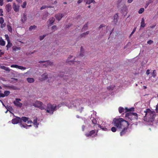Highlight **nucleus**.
Segmentation results:
<instances>
[{
	"label": "nucleus",
	"instance_id": "f257e3e1",
	"mask_svg": "<svg viewBox=\"0 0 158 158\" xmlns=\"http://www.w3.org/2000/svg\"><path fill=\"white\" fill-rule=\"evenodd\" d=\"M114 125L118 129H122L120 135L122 136L127 133L129 123L128 121L121 118H114L113 120Z\"/></svg>",
	"mask_w": 158,
	"mask_h": 158
},
{
	"label": "nucleus",
	"instance_id": "f03ea898",
	"mask_svg": "<svg viewBox=\"0 0 158 158\" xmlns=\"http://www.w3.org/2000/svg\"><path fill=\"white\" fill-rule=\"evenodd\" d=\"M142 114L144 117V121L152 122L154 121L155 115V112L149 109H147L143 111H141Z\"/></svg>",
	"mask_w": 158,
	"mask_h": 158
},
{
	"label": "nucleus",
	"instance_id": "7ed1b4c3",
	"mask_svg": "<svg viewBox=\"0 0 158 158\" xmlns=\"http://www.w3.org/2000/svg\"><path fill=\"white\" fill-rule=\"evenodd\" d=\"M125 117L128 122H130L137 120L138 119V115L136 113L129 112L126 114Z\"/></svg>",
	"mask_w": 158,
	"mask_h": 158
},
{
	"label": "nucleus",
	"instance_id": "20e7f679",
	"mask_svg": "<svg viewBox=\"0 0 158 158\" xmlns=\"http://www.w3.org/2000/svg\"><path fill=\"white\" fill-rule=\"evenodd\" d=\"M56 104L48 103L47 106L46 112L51 114H53L54 111L56 110Z\"/></svg>",
	"mask_w": 158,
	"mask_h": 158
},
{
	"label": "nucleus",
	"instance_id": "39448f33",
	"mask_svg": "<svg viewBox=\"0 0 158 158\" xmlns=\"http://www.w3.org/2000/svg\"><path fill=\"white\" fill-rule=\"evenodd\" d=\"M43 103L40 101H37L33 104V106L36 107H38L43 110L45 109V108L42 106Z\"/></svg>",
	"mask_w": 158,
	"mask_h": 158
},
{
	"label": "nucleus",
	"instance_id": "423d86ee",
	"mask_svg": "<svg viewBox=\"0 0 158 158\" xmlns=\"http://www.w3.org/2000/svg\"><path fill=\"white\" fill-rule=\"evenodd\" d=\"M20 101H21V99L16 98L15 100L14 101L13 103L16 106L21 107L22 106V103L19 102Z\"/></svg>",
	"mask_w": 158,
	"mask_h": 158
},
{
	"label": "nucleus",
	"instance_id": "0eeeda50",
	"mask_svg": "<svg viewBox=\"0 0 158 158\" xmlns=\"http://www.w3.org/2000/svg\"><path fill=\"white\" fill-rule=\"evenodd\" d=\"M21 123V119L19 117H17L13 119L12 120V123L13 124H17L19 123Z\"/></svg>",
	"mask_w": 158,
	"mask_h": 158
},
{
	"label": "nucleus",
	"instance_id": "6e6552de",
	"mask_svg": "<svg viewBox=\"0 0 158 158\" xmlns=\"http://www.w3.org/2000/svg\"><path fill=\"white\" fill-rule=\"evenodd\" d=\"M72 57H73V56H70L68 58V59L67 60V61H66V62L69 63V62H71V63H72L73 64H75V63H77L78 64H80V62L79 61H78L77 62V61H74V60H70V59ZM73 59H74V58H73Z\"/></svg>",
	"mask_w": 158,
	"mask_h": 158
},
{
	"label": "nucleus",
	"instance_id": "1a4fd4ad",
	"mask_svg": "<svg viewBox=\"0 0 158 158\" xmlns=\"http://www.w3.org/2000/svg\"><path fill=\"white\" fill-rule=\"evenodd\" d=\"M48 3L50 6H52L54 8V5L57 3V0H48Z\"/></svg>",
	"mask_w": 158,
	"mask_h": 158
},
{
	"label": "nucleus",
	"instance_id": "9d476101",
	"mask_svg": "<svg viewBox=\"0 0 158 158\" xmlns=\"http://www.w3.org/2000/svg\"><path fill=\"white\" fill-rule=\"evenodd\" d=\"M86 101V99L85 98L78 99L76 100L75 103H78V104H77V105H80L81 104H82L84 102H85Z\"/></svg>",
	"mask_w": 158,
	"mask_h": 158
},
{
	"label": "nucleus",
	"instance_id": "9b49d317",
	"mask_svg": "<svg viewBox=\"0 0 158 158\" xmlns=\"http://www.w3.org/2000/svg\"><path fill=\"white\" fill-rule=\"evenodd\" d=\"M96 131L95 130H93L87 133L85 135L86 137H89L92 136L93 135L95 134Z\"/></svg>",
	"mask_w": 158,
	"mask_h": 158
},
{
	"label": "nucleus",
	"instance_id": "f8f14e48",
	"mask_svg": "<svg viewBox=\"0 0 158 158\" xmlns=\"http://www.w3.org/2000/svg\"><path fill=\"white\" fill-rule=\"evenodd\" d=\"M63 16L64 15L63 14L58 13L55 15V17L56 19L59 21L61 19Z\"/></svg>",
	"mask_w": 158,
	"mask_h": 158
},
{
	"label": "nucleus",
	"instance_id": "ddd939ff",
	"mask_svg": "<svg viewBox=\"0 0 158 158\" xmlns=\"http://www.w3.org/2000/svg\"><path fill=\"white\" fill-rule=\"evenodd\" d=\"M13 8L15 12H17L19 10V5L17 6L15 3H13Z\"/></svg>",
	"mask_w": 158,
	"mask_h": 158
},
{
	"label": "nucleus",
	"instance_id": "4468645a",
	"mask_svg": "<svg viewBox=\"0 0 158 158\" xmlns=\"http://www.w3.org/2000/svg\"><path fill=\"white\" fill-rule=\"evenodd\" d=\"M105 124H106L105 123H104L103 124V125H104V126L103 125H102V124H101V125H100L99 124H98V127L101 128L102 130L104 131H108V129L106 128V126H105Z\"/></svg>",
	"mask_w": 158,
	"mask_h": 158
},
{
	"label": "nucleus",
	"instance_id": "2eb2a0df",
	"mask_svg": "<svg viewBox=\"0 0 158 158\" xmlns=\"http://www.w3.org/2000/svg\"><path fill=\"white\" fill-rule=\"evenodd\" d=\"M46 62V65L48 66L49 65H51L53 63L50 61L49 60L45 61H39V63H42L44 62Z\"/></svg>",
	"mask_w": 158,
	"mask_h": 158
},
{
	"label": "nucleus",
	"instance_id": "dca6fc26",
	"mask_svg": "<svg viewBox=\"0 0 158 158\" xmlns=\"http://www.w3.org/2000/svg\"><path fill=\"white\" fill-rule=\"evenodd\" d=\"M53 8V7L52 6H50L49 4L48 3L47 5H44L43 6H42L40 8V9L41 10H43L44 9H45L46 8Z\"/></svg>",
	"mask_w": 158,
	"mask_h": 158
},
{
	"label": "nucleus",
	"instance_id": "f3484780",
	"mask_svg": "<svg viewBox=\"0 0 158 158\" xmlns=\"http://www.w3.org/2000/svg\"><path fill=\"white\" fill-rule=\"evenodd\" d=\"M6 9L8 12H9L11 9V5L9 4H7L6 6Z\"/></svg>",
	"mask_w": 158,
	"mask_h": 158
},
{
	"label": "nucleus",
	"instance_id": "a211bd4d",
	"mask_svg": "<svg viewBox=\"0 0 158 158\" xmlns=\"http://www.w3.org/2000/svg\"><path fill=\"white\" fill-rule=\"evenodd\" d=\"M27 19V17L26 15L25 14H23V16L21 18V21L23 23H24L25 22L26 20Z\"/></svg>",
	"mask_w": 158,
	"mask_h": 158
},
{
	"label": "nucleus",
	"instance_id": "6ab92c4d",
	"mask_svg": "<svg viewBox=\"0 0 158 158\" xmlns=\"http://www.w3.org/2000/svg\"><path fill=\"white\" fill-rule=\"evenodd\" d=\"M48 21L49 24H50V25H51L53 24L55 21V19L53 17L49 19Z\"/></svg>",
	"mask_w": 158,
	"mask_h": 158
},
{
	"label": "nucleus",
	"instance_id": "aec40b11",
	"mask_svg": "<svg viewBox=\"0 0 158 158\" xmlns=\"http://www.w3.org/2000/svg\"><path fill=\"white\" fill-rule=\"evenodd\" d=\"M145 25L146 24L145 23L144 19L143 18H142L141 23L140 27H144L145 26Z\"/></svg>",
	"mask_w": 158,
	"mask_h": 158
},
{
	"label": "nucleus",
	"instance_id": "412c9836",
	"mask_svg": "<svg viewBox=\"0 0 158 158\" xmlns=\"http://www.w3.org/2000/svg\"><path fill=\"white\" fill-rule=\"evenodd\" d=\"M27 82L29 83H33L34 81V79L32 78L28 77L27 79Z\"/></svg>",
	"mask_w": 158,
	"mask_h": 158
},
{
	"label": "nucleus",
	"instance_id": "4be33fe9",
	"mask_svg": "<svg viewBox=\"0 0 158 158\" xmlns=\"http://www.w3.org/2000/svg\"><path fill=\"white\" fill-rule=\"evenodd\" d=\"M60 77H63V79L64 80H65L66 81H67V80L68 79L69 77H69L68 76H66V75H63L62 74H61V75H60Z\"/></svg>",
	"mask_w": 158,
	"mask_h": 158
},
{
	"label": "nucleus",
	"instance_id": "5701e85b",
	"mask_svg": "<svg viewBox=\"0 0 158 158\" xmlns=\"http://www.w3.org/2000/svg\"><path fill=\"white\" fill-rule=\"evenodd\" d=\"M21 119V122L22 120L24 122H27V121L29 119V118H28L25 117H22Z\"/></svg>",
	"mask_w": 158,
	"mask_h": 158
},
{
	"label": "nucleus",
	"instance_id": "b1692460",
	"mask_svg": "<svg viewBox=\"0 0 158 158\" xmlns=\"http://www.w3.org/2000/svg\"><path fill=\"white\" fill-rule=\"evenodd\" d=\"M5 41L2 39L1 37L0 38V45L1 46H4L5 45Z\"/></svg>",
	"mask_w": 158,
	"mask_h": 158
},
{
	"label": "nucleus",
	"instance_id": "393cba45",
	"mask_svg": "<svg viewBox=\"0 0 158 158\" xmlns=\"http://www.w3.org/2000/svg\"><path fill=\"white\" fill-rule=\"evenodd\" d=\"M118 13H116L114 16V21L116 22L118 21Z\"/></svg>",
	"mask_w": 158,
	"mask_h": 158
},
{
	"label": "nucleus",
	"instance_id": "a878e982",
	"mask_svg": "<svg viewBox=\"0 0 158 158\" xmlns=\"http://www.w3.org/2000/svg\"><path fill=\"white\" fill-rule=\"evenodd\" d=\"M8 44L6 46L7 50H8L9 48H10L12 46V44L10 43V41H7Z\"/></svg>",
	"mask_w": 158,
	"mask_h": 158
},
{
	"label": "nucleus",
	"instance_id": "bb28decb",
	"mask_svg": "<svg viewBox=\"0 0 158 158\" xmlns=\"http://www.w3.org/2000/svg\"><path fill=\"white\" fill-rule=\"evenodd\" d=\"M126 111L125 112H128L131 111H134V107L131 108L130 109H128L127 107L125 108Z\"/></svg>",
	"mask_w": 158,
	"mask_h": 158
},
{
	"label": "nucleus",
	"instance_id": "cd10ccee",
	"mask_svg": "<svg viewBox=\"0 0 158 158\" xmlns=\"http://www.w3.org/2000/svg\"><path fill=\"white\" fill-rule=\"evenodd\" d=\"M12 49L14 51H16L18 50H20L21 49V48L19 47H17L16 46H14L12 48Z\"/></svg>",
	"mask_w": 158,
	"mask_h": 158
},
{
	"label": "nucleus",
	"instance_id": "c85d7f7f",
	"mask_svg": "<svg viewBox=\"0 0 158 158\" xmlns=\"http://www.w3.org/2000/svg\"><path fill=\"white\" fill-rule=\"evenodd\" d=\"M90 119L92 121V123L93 124H97V121L96 119L94 118L93 117L91 118Z\"/></svg>",
	"mask_w": 158,
	"mask_h": 158
},
{
	"label": "nucleus",
	"instance_id": "c756f323",
	"mask_svg": "<svg viewBox=\"0 0 158 158\" xmlns=\"http://www.w3.org/2000/svg\"><path fill=\"white\" fill-rule=\"evenodd\" d=\"M8 30L11 33L12 32V29L11 26L9 25H7Z\"/></svg>",
	"mask_w": 158,
	"mask_h": 158
},
{
	"label": "nucleus",
	"instance_id": "7c9ffc66",
	"mask_svg": "<svg viewBox=\"0 0 158 158\" xmlns=\"http://www.w3.org/2000/svg\"><path fill=\"white\" fill-rule=\"evenodd\" d=\"M125 110V109L121 107H119L118 108L119 112L120 113H121L122 112H124Z\"/></svg>",
	"mask_w": 158,
	"mask_h": 158
},
{
	"label": "nucleus",
	"instance_id": "2f4dec72",
	"mask_svg": "<svg viewBox=\"0 0 158 158\" xmlns=\"http://www.w3.org/2000/svg\"><path fill=\"white\" fill-rule=\"evenodd\" d=\"M89 31H87L86 32L83 33L81 34L80 35L81 37V38L82 37H85V35H86L89 34Z\"/></svg>",
	"mask_w": 158,
	"mask_h": 158
},
{
	"label": "nucleus",
	"instance_id": "473e14b6",
	"mask_svg": "<svg viewBox=\"0 0 158 158\" xmlns=\"http://www.w3.org/2000/svg\"><path fill=\"white\" fill-rule=\"evenodd\" d=\"M42 77L43 80L46 79L48 77V75L46 73L43 74L42 75Z\"/></svg>",
	"mask_w": 158,
	"mask_h": 158
},
{
	"label": "nucleus",
	"instance_id": "72a5a7b5",
	"mask_svg": "<svg viewBox=\"0 0 158 158\" xmlns=\"http://www.w3.org/2000/svg\"><path fill=\"white\" fill-rule=\"evenodd\" d=\"M20 125V127H24V128H27L26 127H31V125H28L26 124H22L21 123Z\"/></svg>",
	"mask_w": 158,
	"mask_h": 158
},
{
	"label": "nucleus",
	"instance_id": "f704fd0d",
	"mask_svg": "<svg viewBox=\"0 0 158 158\" xmlns=\"http://www.w3.org/2000/svg\"><path fill=\"white\" fill-rule=\"evenodd\" d=\"M10 92L9 91H5L4 93L5 97L8 96L10 94Z\"/></svg>",
	"mask_w": 158,
	"mask_h": 158
},
{
	"label": "nucleus",
	"instance_id": "c9c22d12",
	"mask_svg": "<svg viewBox=\"0 0 158 158\" xmlns=\"http://www.w3.org/2000/svg\"><path fill=\"white\" fill-rule=\"evenodd\" d=\"M92 2H93L94 3H96L94 0H89V1H87L86 2V3L88 4H89Z\"/></svg>",
	"mask_w": 158,
	"mask_h": 158
},
{
	"label": "nucleus",
	"instance_id": "e433bc0d",
	"mask_svg": "<svg viewBox=\"0 0 158 158\" xmlns=\"http://www.w3.org/2000/svg\"><path fill=\"white\" fill-rule=\"evenodd\" d=\"M37 27L35 25L31 26L29 28V30L31 31L33 29L36 28Z\"/></svg>",
	"mask_w": 158,
	"mask_h": 158
},
{
	"label": "nucleus",
	"instance_id": "4c0bfd02",
	"mask_svg": "<svg viewBox=\"0 0 158 158\" xmlns=\"http://www.w3.org/2000/svg\"><path fill=\"white\" fill-rule=\"evenodd\" d=\"M156 70H154L153 72H152V76L153 77H155L156 76Z\"/></svg>",
	"mask_w": 158,
	"mask_h": 158
},
{
	"label": "nucleus",
	"instance_id": "58836bf2",
	"mask_svg": "<svg viewBox=\"0 0 158 158\" xmlns=\"http://www.w3.org/2000/svg\"><path fill=\"white\" fill-rule=\"evenodd\" d=\"M27 5V2L25 1L23 2V4L21 5V6L23 8H25L26 7V6Z\"/></svg>",
	"mask_w": 158,
	"mask_h": 158
},
{
	"label": "nucleus",
	"instance_id": "ea45409f",
	"mask_svg": "<svg viewBox=\"0 0 158 158\" xmlns=\"http://www.w3.org/2000/svg\"><path fill=\"white\" fill-rule=\"evenodd\" d=\"M37 118H36L33 121V123H34V125H36V126H37V125H38V124L37 122Z\"/></svg>",
	"mask_w": 158,
	"mask_h": 158
},
{
	"label": "nucleus",
	"instance_id": "a19ab883",
	"mask_svg": "<svg viewBox=\"0 0 158 158\" xmlns=\"http://www.w3.org/2000/svg\"><path fill=\"white\" fill-rule=\"evenodd\" d=\"M87 27H88V23L84 25V26L82 28V30H85L87 28Z\"/></svg>",
	"mask_w": 158,
	"mask_h": 158
},
{
	"label": "nucleus",
	"instance_id": "79ce46f5",
	"mask_svg": "<svg viewBox=\"0 0 158 158\" xmlns=\"http://www.w3.org/2000/svg\"><path fill=\"white\" fill-rule=\"evenodd\" d=\"M144 11V9L143 8H141L139 10V14H142V13Z\"/></svg>",
	"mask_w": 158,
	"mask_h": 158
},
{
	"label": "nucleus",
	"instance_id": "37998d69",
	"mask_svg": "<svg viewBox=\"0 0 158 158\" xmlns=\"http://www.w3.org/2000/svg\"><path fill=\"white\" fill-rule=\"evenodd\" d=\"M18 69L21 70H25L26 69V68L22 66L19 65V67H18Z\"/></svg>",
	"mask_w": 158,
	"mask_h": 158
},
{
	"label": "nucleus",
	"instance_id": "c03bdc74",
	"mask_svg": "<svg viewBox=\"0 0 158 158\" xmlns=\"http://www.w3.org/2000/svg\"><path fill=\"white\" fill-rule=\"evenodd\" d=\"M5 37L6 38V40L7 41H10L9 36L8 35H7V34L5 35Z\"/></svg>",
	"mask_w": 158,
	"mask_h": 158
},
{
	"label": "nucleus",
	"instance_id": "a18cd8bd",
	"mask_svg": "<svg viewBox=\"0 0 158 158\" xmlns=\"http://www.w3.org/2000/svg\"><path fill=\"white\" fill-rule=\"evenodd\" d=\"M4 22L3 18L2 17H0V24L4 23Z\"/></svg>",
	"mask_w": 158,
	"mask_h": 158
},
{
	"label": "nucleus",
	"instance_id": "49530a36",
	"mask_svg": "<svg viewBox=\"0 0 158 158\" xmlns=\"http://www.w3.org/2000/svg\"><path fill=\"white\" fill-rule=\"evenodd\" d=\"M19 66L16 64H12L11 65V67L12 68H18L19 67Z\"/></svg>",
	"mask_w": 158,
	"mask_h": 158
},
{
	"label": "nucleus",
	"instance_id": "de8ad7c7",
	"mask_svg": "<svg viewBox=\"0 0 158 158\" xmlns=\"http://www.w3.org/2000/svg\"><path fill=\"white\" fill-rule=\"evenodd\" d=\"M1 27L2 28L6 26V24L5 23H1Z\"/></svg>",
	"mask_w": 158,
	"mask_h": 158
},
{
	"label": "nucleus",
	"instance_id": "09e8293b",
	"mask_svg": "<svg viewBox=\"0 0 158 158\" xmlns=\"http://www.w3.org/2000/svg\"><path fill=\"white\" fill-rule=\"evenodd\" d=\"M111 130L113 132H116V130L115 127H112L111 128Z\"/></svg>",
	"mask_w": 158,
	"mask_h": 158
},
{
	"label": "nucleus",
	"instance_id": "8fccbe9b",
	"mask_svg": "<svg viewBox=\"0 0 158 158\" xmlns=\"http://www.w3.org/2000/svg\"><path fill=\"white\" fill-rule=\"evenodd\" d=\"M46 36V35H43V36H40V40H43L44 38Z\"/></svg>",
	"mask_w": 158,
	"mask_h": 158
},
{
	"label": "nucleus",
	"instance_id": "3c124183",
	"mask_svg": "<svg viewBox=\"0 0 158 158\" xmlns=\"http://www.w3.org/2000/svg\"><path fill=\"white\" fill-rule=\"evenodd\" d=\"M153 42L152 40H149L147 42V43L148 44H151L153 43Z\"/></svg>",
	"mask_w": 158,
	"mask_h": 158
},
{
	"label": "nucleus",
	"instance_id": "603ef678",
	"mask_svg": "<svg viewBox=\"0 0 158 158\" xmlns=\"http://www.w3.org/2000/svg\"><path fill=\"white\" fill-rule=\"evenodd\" d=\"M3 12V11L2 9H0V16H3V14H2Z\"/></svg>",
	"mask_w": 158,
	"mask_h": 158
},
{
	"label": "nucleus",
	"instance_id": "864d4df0",
	"mask_svg": "<svg viewBox=\"0 0 158 158\" xmlns=\"http://www.w3.org/2000/svg\"><path fill=\"white\" fill-rule=\"evenodd\" d=\"M52 29L53 30H55L56 29V25H54L52 27Z\"/></svg>",
	"mask_w": 158,
	"mask_h": 158
},
{
	"label": "nucleus",
	"instance_id": "5fc2aeb1",
	"mask_svg": "<svg viewBox=\"0 0 158 158\" xmlns=\"http://www.w3.org/2000/svg\"><path fill=\"white\" fill-rule=\"evenodd\" d=\"M136 28H135L132 31L131 33V34L130 35V36L132 35V34L135 32V31L136 30Z\"/></svg>",
	"mask_w": 158,
	"mask_h": 158
},
{
	"label": "nucleus",
	"instance_id": "6e6d98bb",
	"mask_svg": "<svg viewBox=\"0 0 158 158\" xmlns=\"http://www.w3.org/2000/svg\"><path fill=\"white\" fill-rule=\"evenodd\" d=\"M3 4V0H0V5L2 6Z\"/></svg>",
	"mask_w": 158,
	"mask_h": 158
},
{
	"label": "nucleus",
	"instance_id": "4d7b16f0",
	"mask_svg": "<svg viewBox=\"0 0 158 158\" xmlns=\"http://www.w3.org/2000/svg\"><path fill=\"white\" fill-rule=\"evenodd\" d=\"M5 97V95L4 94L2 93H0V97Z\"/></svg>",
	"mask_w": 158,
	"mask_h": 158
},
{
	"label": "nucleus",
	"instance_id": "13d9d810",
	"mask_svg": "<svg viewBox=\"0 0 158 158\" xmlns=\"http://www.w3.org/2000/svg\"><path fill=\"white\" fill-rule=\"evenodd\" d=\"M156 112L158 113V103L157 105H156Z\"/></svg>",
	"mask_w": 158,
	"mask_h": 158
},
{
	"label": "nucleus",
	"instance_id": "bf43d9fd",
	"mask_svg": "<svg viewBox=\"0 0 158 158\" xmlns=\"http://www.w3.org/2000/svg\"><path fill=\"white\" fill-rule=\"evenodd\" d=\"M150 3V2H148L147 3L145 6V8H146L148 6Z\"/></svg>",
	"mask_w": 158,
	"mask_h": 158
},
{
	"label": "nucleus",
	"instance_id": "052dcab7",
	"mask_svg": "<svg viewBox=\"0 0 158 158\" xmlns=\"http://www.w3.org/2000/svg\"><path fill=\"white\" fill-rule=\"evenodd\" d=\"M150 70L149 69H148L147 70L146 72V73L147 75H148L150 74Z\"/></svg>",
	"mask_w": 158,
	"mask_h": 158
},
{
	"label": "nucleus",
	"instance_id": "680f3d73",
	"mask_svg": "<svg viewBox=\"0 0 158 158\" xmlns=\"http://www.w3.org/2000/svg\"><path fill=\"white\" fill-rule=\"evenodd\" d=\"M27 122L28 124H30L32 123V122L30 120H28L27 121Z\"/></svg>",
	"mask_w": 158,
	"mask_h": 158
},
{
	"label": "nucleus",
	"instance_id": "e2e57ef3",
	"mask_svg": "<svg viewBox=\"0 0 158 158\" xmlns=\"http://www.w3.org/2000/svg\"><path fill=\"white\" fill-rule=\"evenodd\" d=\"M105 25L104 24H101L99 26V28H101L102 27H105Z\"/></svg>",
	"mask_w": 158,
	"mask_h": 158
},
{
	"label": "nucleus",
	"instance_id": "0e129e2a",
	"mask_svg": "<svg viewBox=\"0 0 158 158\" xmlns=\"http://www.w3.org/2000/svg\"><path fill=\"white\" fill-rule=\"evenodd\" d=\"M133 0H127V2L128 3H131Z\"/></svg>",
	"mask_w": 158,
	"mask_h": 158
},
{
	"label": "nucleus",
	"instance_id": "69168bd1",
	"mask_svg": "<svg viewBox=\"0 0 158 158\" xmlns=\"http://www.w3.org/2000/svg\"><path fill=\"white\" fill-rule=\"evenodd\" d=\"M6 67L4 66H0V68L3 69L4 70L5 69Z\"/></svg>",
	"mask_w": 158,
	"mask_h": 158
},
{
	"label": "nucleus",
	"instance_id": "338daca9",
	"mask_svg": "<svg viewBox=\"0 0 158 158\" xmlns=\"http://www.w3.org/2000/svg\"><path fill=\"white\" fill-rule=\"evenodd\" d=\"M16 1L18 3H20L22 2V0H16Z\"/></svg>",
	"mask_w": 158,
	"mask_h": 158
},
{
	"label": "nucleus",
	"instance_id": "774afa93",
	"mask_svg": "<svg viewBox=\"0 0 158 158\" xmlns=\"http://www.w3.org/2000/svg\"><path fill=\"white\" fill-rule=\"evenodd\" d=\"M83 1V0H78L77 2V3L80 4Z\"/></svg>",
	"mask_w": 158,
	"mask_h": 158
}]
</instances>
